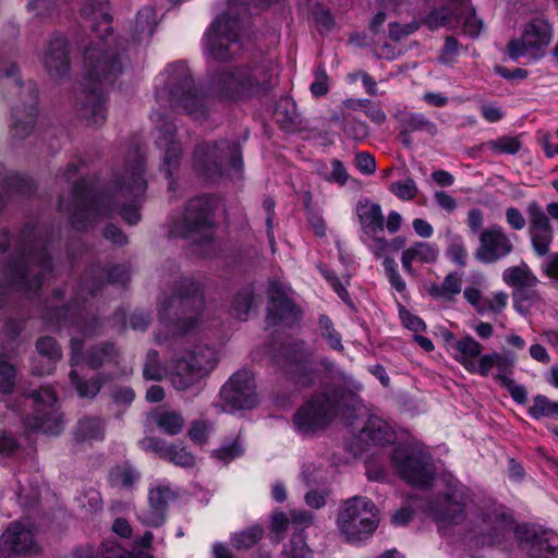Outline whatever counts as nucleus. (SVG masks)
<instances>
[{
    "instance_id": "obj_1",
    "label": "nucleus",
    "mask_w": 558,
    "mask_h": 558,
    "mask_svg": "<svg viewBox=\"0 0 558 558\" xmlns=\"http://www.w3.org/2000/svg\"><path fill=\"white\" fill-rule=\"evenodd\" d=\"M120 46L121 44L108 35L88 47L84 54V64L87 70L86 80L90 90L88 102L84 105L83 111L86 119L95 125L101 124L106 119L102 88L95 86L96 82L111 83L128 65L119 51Z\"/></svg>"
},
{
    "instance_id": "obj_2",
    "label": "nucleus",
    "mask_w": 558,
    "mask_h": 558,
    "mask_svg": "<svg viewBox=\"0 0 558 558\" xmlns=\"http://www.w3.org/2000/svg\"><path fill=\"white\" fill-rule=\"evenodd\" d=\"M155 95L159 102H169L194 119L204 117L207 97L196 87L189 68L183 63L168 66L155 80Z\"/></svg>"
},
{
    "instance_id": "obj_3",
    "label": "nucleus",
    "mask_w": 558,
    "mask_h": 558,
    "mask_svg": "<svg viewBox=\"0 0 558 558\" xmlns=\"http://www.w3.org/2000/svg\"><path fill=\"white\" fill-rule=\"evenodd\" d=\"M276 69L269 62L250 66L226 69L216 73L208 85V95L238 100L268 89L275 80Z\"/></svg>"
},
{
    "instance_id": "obj_4",
    "label": "nucleus",
    "mask_w": 558,
    "mask_h": 558,
    "mask_svg": "<svg viewBox=\"0 0 558 558\" xmlns=\"http://www.w3.org/2000/svg\"><path fill=\"white\" fill-rule=\"evenodd\" d=\"M197 293L198 286L192 279L184 278L175 293L159 301L160 323L165 327L173 323L177 333H189L201 329L205 324V314Z\"/></svg>"
},
{
    "instance_id": "obj_5",
    "label": "nucleus",
    "mask_w": 558,
    "mask_h": 558,
    "mask_svg": "<svg viewBox=\"0 0 558 558\" xmlns=\"http://www.w3.org/2000/svg\"><path fill=\"white\" fill-rule=\"evenodd\" d=\"M143 174V157L135 151L128 157V162L123 171L117 175L112 189L92 199L84 207V213L87 216L110 215L114 210L112 206L113 198L142 195L146 189Z\"/></svg>"
},
{
    "instance_id": "obj_6",
    "label": "nucleus",
    "mask_w": 558,
    "mask_h": 558,
    "mask_svg": "<svg viewBox=\"0 0 558 558\" xmlns=\"http://www.w3.org/2000/svg\"><path fill=\"white\" fill-rule=\"evenodd\" d=\"M357 399L354 393H319L305 402L294 414L293 425L301 434H312L325 428L343 408L351 405L356 411Z\"/></svg>"
},
{
    "instance_id": "obj_7",
    "label": "nucleus",
    "mask_w": 558,
    "mask_h": 558,
    "mask_svg": "<svg viewBox=\"0 0 558 558\" xmlns=\"http://www.w3.org/2000/svg\"><path fill=\"white\" fill-rule=\"evenodd\" d=\"M379 522L375 504L366 497H353L343 502L337 524L340 533L350 543L368 538Z\"/></svg>"
},
{
    "instance_id": "obj_8",
    "label": "nucleus",
    "mask_w": 558,
    "mask_h": 558,
    "mask_svg": "<svg viewBox=\"0 0 558 558\" xmlns=\"http://www.w3.org/2000/svg\"><path fill=\"white\" fill-rule=\"evenodd\" d=\"M391 461L399 475L413 486L426 487L434 478L432 456L423 446H398Z\"/></svg>"
},
{
    "instance_id": "obj_9",
    "label": "nucleus",
    "mask_w": 558,
    "mask_h": 558,
    "mask_svg": "<svg viewBox=\"0 0 558 558\" xmlns=\"http://www.w3.org/2000/svg\"><path fill=\"white\" fill-rule=\"evenodd\" d=\"M241 154L239 147L229 141L219 144L204 145L195 154V167L208 180H217L230 167L234 171L241 170Z\"/></svg>"
},
{
    "instance_id": "obj_10",
    "label": "nucleus",
    "mask_w": 558,
    "mask_h": 558,
    "mask_svg": "<svg viewBox=\"0 0 558 558\" xmlns=\"http://www.w3.org/2000/svg\"><path fill=\"white\" fill-rule=\"evenodd\" d=\"M240 22L229 15L218 16L204 35L203 48L206 56L215 61H227L235 52Z\"/></svg>"
},
{
    "instance_id": "obj_11",
    "label": "nucleus",
    "mask_w": 558,
    "mask_h": 558,
    "mask_svg": "<svg viewBox=\"0 0 558 558\" xmlns=\"http://www.w3.org/2000/svg\"><path fill=\"white\" fill-rule=\"evenodd\" d=\"M217 353L208 345H196L185 356L175 362L171 381L179 390H184L214 369Z\"/></svg>"
},
{
    "instance_id": "obj_12",
    "label": "nucleus",
    "mask_w": 558,
    "mask_h": 558,
    "mask_svg": "<svg viewBox=\"0 0 558 558\" xmlns=\"http://www.w3.org/2000/svg\"><path fill=\"white\" fill-rule=\"evenodd\" d=\"M214 201L202 196L190 201L182 221L175 222L170 233L173 236L192 238L193 240H208L211 236Z\"/></svg>"
},
{
    "instance_id": "obj_13",
    "label": "nucleus",
    "mask_w": 558,
    "mask_h": 558,
    "mask_svg": "<svg viewBox=\"0 0 558 558\" xmlns=\"http://www.w3.org/2000/svg\"><path fill=\"white\" fill-rule=\"evenodd\" d=\"M361 225V241L376 256L388 252L389 243L384 236V215L378 204L369 199L360 201L355 208Z\"/></svg>"
},
{
    "instance_id": "obj_14",
    "label": "nucleus",
    "mask_w": 558,
    "mask_h": 558,
    "mask_svg": "<svg viewBox=\"0 0 558 558\" xmlns=\"http://www.w3.org/2000/svg\"><path fill=\"white\" fill-rule=\"evenodd\" d=\"M551 40V28L544 19H533L525 24L522 35L513 38L507 46V52L512 60L520 58L537 59L544 54L545 48Z\"/></svg>"
},
{
    "instance_id": "obj_15",
    "label": "nucleus",
    "mask_w": 558,
    "mask_h": 558,
    "mask_svg": "<svg viewBox=\"0 0 558 558\" xmlns=\"http://www.w3.org/2000/svg\"><path fill=\"white\" fill-rule=\"evenodd\" d=\"M255 389L252 373L247 371L238 372L222 386L220 401L217 407L228 413L253 409L258 403Z\"/></svg>"
},
{
    "instance_id": "obj_16",
    "label": "nucleus",
    "mask_w": 558,
    "mask_h": 558,
    "mask_svg": "<svg viewBox=\"0 0 558 558\" xmlns=\"http://www.w3.org/2000/svg\"><path fill=\"white\" fill-rule=\"evenodd\" d=\"M71 350H72V369L70 373V379L72 384L75 386L80 397L92 398L97 395L100 389V383L98 380H92L87 383H83L80 379V372H83L86 366L90 368H97L104 363L111 360V351L108 348L101 347L95 350L87 359L82 355V343L81 340L73 338L71 340Z\"/></svg>"
},
{
    "instance_id": "obj_17",
    "label": "nucleus",
    "mask_w": 558,
    "mask_h": 558,
    "mask_svg": "<svg viewBox=\"0 0 558 558\" xmlns=\"http://www.w3.org/2000/svg\"><path fill=\"white\" fill-rule=\"evenodd\" d=\"M32 398L37 413L33 418H26V427L46 435H59L63 429L62 416L58 411L50 409L57 401L56 392L50 387H43L35 391Z\"/></svg>"
},
{
    "instance_id": "obj_18",
    "label": "nucleus",
    "mask_w": 558,
    "mask_h": 558,
    "mask_svg": "<svg viewBox=\"0 0 558 558\" xmlns=\"http://www.w3.org/2000/svg\"><path fill=\"white\" fill-rule=\"evenodd\" d=\"M468 507V494L464 486L450 482L448 493L430 504L427 511L439 524H459L464 520Z\"/></svg>"
},
{
    "instance_id": "obj_19",
    "label": "nucleus",
    "mask_w": 558,
    "mask_h": 558,
    "mask_svg": "<svg viewBox=\"0 0 558 558\" xmlns=\"http://www.w3.org/2000/svg\"><path fill=\"white\" fill-rule=\"evenodd\" d=\"M278 363L289 378L301 387H310L317 380V363L303 344L287 351L284 359Z\"/></svg>"
},
{
    "instance_id": "obj_20",
    "label": "nucleus",
    "mask_w": 558,
    "mask_h": 558,
    "mask_svg": "<svg viewBox=\"0 0 558 558\" xmlns=\"http://www.w3.org/2000/svg\"><path fill=\"white\" fill-rule=\"evenodd\" d=\"M34 524L29 519L11 523L0 537V547L9 558H17L37 551Z\"/></svg>"
},
{
    "instance_id": "obj_21",
    "label": "nucleus",
    "mask_w": 558,
    "mask_h": 558,
    "mask_svg": "<svg viewBox=\"0 0 558 558\" xmlns=\"http://www.w3.org/2000/svg\"><path fill=\"white\" fill-rule=\"evenodd\" d=\"M475 258L484 264H492L508 256L513 251L512 236L500 226H492L480 234Z\"/></svg>"
},
{
    "instance_id": "obj_22",
    "label": "nucleus",
    "mask_w": 558,
    "mask_h": 558,
    "mask_svg": "<svg viewBox=\"0 0 558 558\" xmlns=\"http://www.w3.org/2000/svg\"><path fill=\"white\" fill-rule=\"evenodd\" d=\"M526 214L530 221L529 234L532 247L537 256H545L554 239V230L543 208L531 202L526 206Z\"/></svg>"
},
{
    "instance_id": "obj_23",
    "label": "nucleus",
    "mask_w": 558,
    "mask_h": 558,
    "mask_svg": "<svg viewBox=\"0 0 558 558\" xmlns=\"http://www.w3.org/2000/svg\"><path fill=\"white\" fill-rule=\"evenodd\" d=\"M523 550L531 558H558V534L553 531L535 532L525 526L517 530Z\"/></svg>"
},
{
    "instance_id": "obj_24",
    "label": "nucleus",
    "mask_w": 558,
    "mask_h": 558,
    "mask_svg": "<svg viewBox=\"0 0 558 558\" xmlns=\"http://www.w3.org/2000/svg\"><path fill=\"white\" fill-rule=\"evenodd\" d=\"M511 518L505 513L502 507H494L473 527L471 538L482 545H492L495 543V536L511 529Z\"/></svg>"
},
{
    "instance_id": "obj_25",
    "label": "nucleus",
    "mask_w": 558,
    "mask_h": 558,
    "mask_svg": "<svg viewBox=\"0 0 558 558\" xmlns=\"http://www.w3.org/2000/svg\"><path fill=\"white\" fill-rule=\"evenodd\" d=\"M46 254H40L37 257L25 256L22 253L19 262H15L9 267V275L12 277L14 284L19 289H37L40 286V278L29 276L36 275L39 270L43 271L48 268L49 262Z\"/></svg>"
},
{
    "instance_id": "obj_26",
    "label": "nucleus",
    "mask_w": 558,
    "mask_h": 558,
    "mask_svg": "<svg viewBox=\"0 0 558 558\" xmlns=\"http://www.w3.org/2000/svg\"><path fill=\"white\" fill-rule=\"evenodd\" d=\"M175 497L169 484L159 483L151 487L148 495L149 510L140 514L146 525L159 526L165 521V508Z\"/></svg>"
},
{
    "instance_id": "obj_27",
    "label": "nucleus",
    "mask_w": 558,
    "mask_h": 558,
    "mask_svg": "<svg viewBox=\"0 0 558 558\" xmlns=\"http://www.w3.org/2000/svg\"><path fill=\"white\" fill-rule=\"evenodd\" d=\"M174 125L166 122L158 128L157 146L163 151L162 170L170 177L178 169L181 156V145L174 140Z\"/></svg>"
},
{
    "instance_id": "obj_28",
    "label": "nucleus",
    "mask_w": 558,
    "mask_h": 558,
    "mask_svg": "<svg viewBox=\"0 0 558 558\" xmlns=\"http://www.w3.org/2000/svg\"><path fill=\"white\" fill-rule=\"evenodd\" d=\"M142 446L145 450L153 451L175 465L191 468L195 464V457L184 446L167 444L158 438L145 439Z\"/></svg>"
},
{
    "instance_id": "obj_29",
    "label": "nucleus",
    "mask_w": 558,
    "mask_h": 558,
    "mask_svg": "<svg viewBox=\"0 0 558 558\" xmlns=\"http://www.w3.org/2000/svg\"><path fill=\"white\" fill-rule=\"evenodd\" d=\"M44 64L47 72L53 77L62 76L68 72V50L63 37H56L49 43L44 56Z\"/></svg>"
},
{
    "instance_id": "obj_30",
    "label": "nucleus",
    "mask_w": 558,
    "mask_h": 558,
    "mask_svg": "<svg viewBox=\"0 0 558 558\" xmlns=\"http://www.w3.org/2000/svg\"><path fill=\"white\" fill-rule=\"evenodd\" d=\"M438 255L439 250L436 244L428 242H415L403 252L401 264L409 275H413L414 263L432 264L436 262Z\"/></svg>"
},
{
    "instance_id": "obj_31",
    "label": "nucleus",
    "mask_w": 558,
    "mask_h": 558,
    "mask_svg": "<svg viewBox=\"0 0 558 558\" xmlns=\"http://www.w3.org/2000/svg\"><path fill=\"white\" fill-rule=\"evenodd\" d=\"M483 347L470 335L452 342L450 354L468 372L474 367V362L480 357Z\"/></svg>"
},
{
    "instance_id": "obj_32",
    "label": "nucleus",
    "mask_w": 558,
    "mask_h": 558,
    "mask_svg": "<svg viewBox=\"0 0 558 558\" xmlns=\"http://www.w3.org/2000/svg\"><path fill=\"white\" fill-rule=\"evenodd\" d=\"M359 437L366 444L385 445L395 440V432L383 418L371 416L361 429Z\"/></svg>"
},
{
    "instance_id": "obj_33",
    "label": "nucleus",
    "mask_w": 558,
    "mask_h": 558,
    "mask_svg": "<svg viewBox=\"0 0 558 558\" xmlns=\"http://www.w3.org/2000/svg\"><path fill=\"white\" fill-rule=\"evenodd\" d=\"M462 291V275L459 272L448 274L442 283L430 284L427 289L428 294L434 299L442 302H451Z\"/></svg>"
},
{
    "instance_id": "obj_34",
    "label": "nucleus",
    "mask_w": 558,
    "mask_h": 558,
    "mask_svg": "<svg viewBox=\"0 0 558 558\" xmlns=\"http://www.w3.org/2000/svg\"><path fill=\"white\" fill-rule=\"evenodd\" d=\"M36 348L41 359L40 363L44 364V368H35V372L38 375L49 374L61 357L60 349L54 339L50 337L40 338L36 343Z\"/></svg>"
},
{
    "instance_id": "obj_35",
    "label": "nucleus",
    "mask_w": 558,
    "mask_h": 558,
    "mask_svg": "<svg viewBox=\"0 0 558 558\" xmlns=\"http://www.w3.org/2000/svg\"><path fill=\"white\" fill-rule=\"evenodd\" d=\"M157 23L158 14L154 8L145 7L140 10L134 26L135 39L137 41L149 39L153 36Z\"/></svg>"
},
{
    "instance_id": "obj_36",
    "label": "nucleus",
    "mask_w": 558,
    "mask_h": 558,
    "mask_svg": "<svg viewBox=\"0 0 558 558\" xmlns=\"http://www.w3.org/2000/svg\"><path fill=\"white\" fill-rule=\"evenodd\" d=\"M291 523L298 529V526H307L312 522L311 513L306 511H291L290 518L282 512H276L271 519V531L278 536L287 531Z\"/></svg>"
},
{
    "instance_id": "obj_37",
    "label": "nucleus",
    "mask_w": 558,
    "mask_h": 558,
    "mask_svg": "<svg viewBox=\"0 0 558 558\" xmlns=\"http://www.w3.org/2000/svg\"><path fill=\"white\" fill-rule=\"evenodd\" d=\"M151 418L157 427L167 435L179 434L184 425L183 417L172 411H156Z\"/></svg>"
},
{
    "instance_id": "obj_38",
    "label": "nucleus",
    "mask_w": 558,
    "mask_h": 558,
    "mask_svg": "<svg viewBox=\"0 0 558 558\" xmlns=\"http://www.w3.org/2000/svg\"><path fill=\"white\" fill-rule=\"evenodd\" d=\"M109 480L116 488L130 489L140 480V473L129 463H123L112 469Z\"/></svg>"
},
{
    "instance_id": "obj_39",
    "label": "nucleus",
    "mask_w": 558,
    "mask_h": 558,
    "mask_svg": "<svg viewBox=\"0 0 558 558\" xmlns=\"http://www.w3.org/2000/svg\"><path fill=\"white\" fill-rule=\"evenodd\" d=\"M447 248L446 256L453 264L464 267L468 260V251L461 235L450 231L446 233Z\"/></svg>"
},
{
    "instance_id": "obj_40",
    "label": "nucleus",
    "mask_w": 558,
    "mask_h": 558,
    "mask_svg": "<svg viewBox=\"0 0 558 558\" xmlns=\"http://www.w3.org/2000/svg\"><path fill=\"white\" fill-rule=\"evenodd\" d=\"M502 278L507 284L519 288L533 287L537 282L536 277L525 265L507 268L502 274Z\"/></svg>"
},
{
    "instance_id": "obj_41",
    "label": "nucleus",
    "mask_w": 558,
    "mask_h": 558,
    "mask_svg": "<svg viewBox=\"0 0 558 558\" xmlns=\"http://www.w3.org/2000/svg\"><path fill=\"white\" fill-rule=\"evenodd\" d=\"M270 305L269 311L278 314L281 318L287 312L292 311L293 304L288 298L286 288L278 282H272L269 289Z\"/></svg>"
},
{
    "instance_id": "obj_42",
    "label": "nucleus",
    "mask_w": 558,
    "mask_h": 558,
    "mask_svg": "<svg viewBox=\"0 0 558 558\" xmlns=\"http://www.w3.org/2000/svg\"><path fill=\"white\" fill-rule=\"evenodd\" d=\"M75 437L80 441L97 440L104 437V424L99 418L86 417L78 422Z\"/></svg>"
},
{
    "instance_id": "obj_43",
    "label": "nucleus",
    "mask_w": 558,
    "mask_h": 558,
    "mask_svg": "<svg viewBox=\"0 0 558 558\" xmlns=\"http://www.w3.org/2000/svg\"><path fill=\"white\" fill-rule=\"evenodd\" d=\"M254 301V293L252 288L247 287L239 291L232 302L231 313L240 319L246 320Z\"/></svg>"
},
{
    "instance_id": "obj_44",
    "label": "nucleus",
    "mask_w": 558,
    "mask_h": 558,
    "mask_svg": "<svg viewBox=\"0 0 558 558\" xmlns=\"http://www.w3.org/2000/svg\"><path fill=\"white\" fill-rule=\"evenodd\" d=\"M263 536L259 526H252L241 532L231 534L230 543L238 550L248 549L254 546Z\"/></svg>"
},
{
    "instance_id": "obj_45",
    "label": "nucleus",
    "mask_w": 558,
    "mask_h": 558,
    "mask_svg": "<svg viewBox=\"0 0 558 558\" xmlns=\"http://www.w3.org/2000/svg\"><path fill=\"white\" fill-rule=\"evenodd\" d=\"M529 413L536 420L545 416L558 417V402L538 395L534 398L533 404L529 409Z\"/></svg>"
},
{
    "instance_id": "obj_46",
    "label": "nucleus",
    "mask_w": 558,
    "mask_h": 558,
    "mask_svg": "<svg viewBox=\"0 0 558 558\" xmlns=\"http://www.w3.org/2000/svg\"><path fill=\"white\" fill-rule=\"evenodd\" d=\"M430 29H437L442 26L452 27L459 23V17L449 9L440 8L432 11L425 20Z\"/></svg>"
},
{
    "instance_id": "obj_47",
    "label": "nucleus",
    "mask_w": 558,
    "mask_h": 558,
    "mask_svg": "<svg viewBox=\"0 0 558 558\" xmlns=\"http://www.w3.org/2000/svg\"><path fill=\"white\" fill-rule=\"evenodd\" d=\"M82 13L85 16L90 17L93 21L101 19V21L98 24V28L96 29V32L108 33L110 16H109V14L106 11V3L102 0H96L94 2V4H92L90 8L88 5H85L82 9Z\"/></svg>"
},
{
    "instance_id": "obj_48",
    "label": "nucleus",
    "mask_w": 558,
    "mask_h": 558,
    "mask_svg": "<svg viewBox=\"0 0 558 558\" xmlns=\"http://www.w3.org/2000/svg\"><path fill=\"white\" fill-rule=\"evenodd\" d=\"M283 555L286 558H313L301 533L293 534L290 543L283 549Z\"/></svg>"
},
{
    "instance_id": "obj_49",
    "label": "nucleus",
    "mask_w": 558,
    "mask_h": 558,
    "mask_svg": "<svg viewBox=\"0 0 558 558\" xmlns=\"http://www.w3.org/2000/svg\"><path fill=\"white\" fill-rule=\"evenodd\" d=\"M144 377L150 380H161L169 372L167 367L159 364L158 353L149 351L143 371Z\"/></svg>"
},
{
    "instance_id": "obj_50",
    "label": "nucleus",
    "mask_w": 558,
    "mask_h": 558,
    "mask_svg": "<svg viewBox=\"0 0 558 558\" xmlns=\"http://www.w3.org/2000/svg\"><path fill=\"white\" fill-rule=\"evenodd\" d=\"M508 303V295L505 292H494L488 296H485L483 303V310L480 311L481 315H497L501 313Z\"/></svg>"
},
{
    "instance_id": "obj_51",
    "label": "nucleus",
    "mask_w": 558,
    "mask_h": 558,
    "mask_svg": "<svg viewBox=\"0 0 558 558\" xmlns=\"http://www.w3.org/2000/svg\"><path fill=\"white\" fill-rule=\"evenodd\" d=\"M487 149L495 154H515L521 148V143L517 137L502 136L486 143Z\"/></svg>"
},
{
    "instance_id": "obj_52",
    "label": "nucleus",
    "mask_w": 558,
    "mask_h": 558,
    "mask_svg": "<svg viewBox=\"0 0 558 558\" xmlns=\"http://www.w3.org/2000/svg\"><path fill=\"white\" fill-rule=\"evenodd\" d=\"M502 364L501 354L494 352L490 354L480 355L478 360L474 362V367L470 368V373L487 376L494 367H499Z\"/></svg>"
},
{
    "instance_id": "obj_53",
    "label": "nucleus",
    "mask_w": 558,
    "mask_h": 558,
    "mask_svg": "<svg viewBox=\"0 0 558 558\" xmlns=\"http://www.w3.org/2000/svg\"><path fill=\"white\" fill-rule=\"evenodd\" d=\"M276 120L286 125L292 123L296 118V107L292 99L281 98L275 109Z\"/></svg>"
},
{
    "instance_id": "obj_54",
    "label": "nucleus",
    "mask_w": 558,
    "mask_h": 558,
    "mask_svg": "<svg viewBox=\"0 0 558 558\" xmlns=\"http://www.w3.org/2000/svg\"><path fill=\"white\" fill-rule=\"evenodd\" d=\"M389 190L402 201H411L417 194V185L412 179L393 182Z\"/></svg>"
},
{
    "instance_id": "obj_55",
    "label": "nucleus",
    "mask_w": 558,
    "mask_h": 558,
    "mask_svg": "<svg viewBox=\"0 0 558 558\" xmlns=\"http://www.w3.org/2000/svg\"><path fill=\"white\" fill-rule=\"evenodd\" d=\"M462 21L463 33L470 37H476L482 31V21L477 19L471 8H465L459 17Z\"/></svg>"
},
{
    "instance_id": "obj_56",
    "label": "nucleus",
    "mask_w": 558,
    "mask_h": 558,
    "mask_svg": "<svg viewBox=\"0 0 558 558\" xmlns=\"http://www.w3.org/2000/svg\"><path fill=\"white\" fill-rule=\"evenodd\" d=\"M322 336L328 341L331 349L341 351L343 349L340 335L333 330L331 322L328 317L319 319Z\"/></svg>"
},
{
    "instance_id": "obj_57",
    "label": "nucleus",
    "mask_w": 558,
    "mask_h": 558,
    "mask_svg": "<svg viewBox=\"0 0 558 558\" xmlns=\"http://www.w3.org/2000/svg\"><path fill=\"white\" fill-rule=\"evenodd\" d=\"M14 368L0 359V393L7 395L14 386Z\"/></svg>"
},
{
    "instance_id": "obj_58",
    "label": "nucleus",
    "mask_w": 558,
    "mask_h": 558,
    "mask_svg": "<svg viewBox=\"0 0 558 558\" xmlns=\"http://www.w3.org/2000/svg\"><path fill=\"white\" fill-rule=\"evenodd\" d=\"M399 316L402 322V325L409 330L413 331L415 335L424 331L426 329V325L422 318L412 314L405 308H401L399 311Z\"/></svg>"
},
{
    "instance_id": "obj_59",
    "label": "nucleus",
    "mask_w": 558,
    "mask_h": 558,
    "mask_svg": "<svg viewBox=\"0 0 558 558\" xmlns=\"http://www.w3.org/2000/svg\"><path fill=\"white\" fill-rule=\"evenodd\" d=\"M102 558H154L148 554H142L137 557H133L131 554L125 551L122 547H120L116 542H107L104 544V548L101 551Z\"/></svg>"
},
{
    "instance_id": "obj_60",
    "label": "nucleus",
    "mask_w": 558,
    "mask_h": 558,
    "mask_svg": "<svg viewBox=\"0 0 558 558\" xmlns=\"http://www.w3.org/2000/svg\"><path fill=\"white\" fill-rule=\"evenodd\" d=\"M384 267L390 284L398 292H403L405 290V282L400 276V274L397 271L396 263L392 259L386 258L384 260Z\"/></svg>"
},
{
    "instance_id": "obj_61",
    "label": "nucleus",
    "mask_w": 558,
    "mask_h": 558,
    "mask_svg": "<svg viewBox=\"0 0 558 558\" xmlns=\"http://www.w3.org/2000/svg\"><path fill=\"white\" fill-rule=\"evenodd\" d=\"M17 449L19 442L14 436L7 430H0V458L11 457Z\"/></svg>"
},
{
    "instance_id": "obj_62",
    "label": "nucleus",
    "mask_w": 558,
    "mask_h": 558,
    "mask_svg": "<svg viewBox=\"0 0 558 558\" xmlns=\"http://www.w3.org/2000/svg\"><path fill=\"white\" fill-rule=\"evenodd\" d=\"M330 172L326 174V180L329 182L337 183L339 185H344L349 179V174L343 166V163L337 159L331 161Z\"/></svg>"
},
{
    "instance_id": "obj_63",
    "label": "nucleus",
    "mask_w": 558,
    "mask_h": 558,
    "mask_svg": "<svg viewBox=\"0 0 558 558\" xmlns=\"http://www.w3.org/2000/svg\"><path fill=\"white\" fill-rule=\"evenodd\" d=\"M209 434V426L204 422H195L192 424L189 436L192 441L198 445H203L206 442Z\"/></svg>"
},
{
    "instance_id": "obj_64",
    "label": "nucleus",
    "mask_w": 558,
    "mask_h": 558,
    "mask_svg": "<svg viewBox=\"0 0 558 558\" xmlns=\"http://www.w3.org/2000/svg\"><path fill=\"white\" fill-rule=\"evenodd\" d=\"M355 166L364 174H372L376 170L375 158L366 153L356 154Z\"/></svg>"
}]
</instances>
